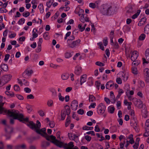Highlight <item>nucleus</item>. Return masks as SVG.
Wrapping results in <instances>:
<instances>
[{
	"mask_svg": "<svg viewBox=\"0 0 149 149\" xmlns=\"http://www.w3.org/2000/svg\"><path fill=\"white\" fill-rule=\"evenodd\" d=\"M105 109L104 105L102 103H100L97 107V112L99 115H102L104 112Z\"/></svg>",
	"mask_w": 149,
	"mask_h": 149,
	"instance_id": "obj_8",
	"label": "nucleus"
},
{
	"mask_svg": "<svg viewBox=\"0 0 149 149\" xmlns=\"http://www.w3.org/2000/svg\"><path fill=\"white\" fill-rule=\"evenodd\" d=\"M38 8L39 9L40 13H42L44 11L43 5L41 4H40L38 6Z\"/></svg>",
	"mask_w": 149,
	"mask_h": 149,
	"instance_id": "obj_40",
	"label": "nucleus"
},
{
	"mask_svg": "<svg viewBox=\"0 0 149 149\" xmlns=\"http://www.w3.org/2000/svg\"><path fill=\"white\" fill-rule=\"evenodd\" d=\"M35 30V29H33V34L32 36H33V38H35L37 37L38 36V34L37 33H36L34 31V30Z\"/></svg>",
	"mask_w": 149,
	"mask_h": 149,
	"instance_id": "obj_57",
	"label": "nucleus"
},
{
	"mask_svg": "<svg viewBox=\"0 0 149 149\" xmlns=\"http://www.w3.org/2000/svg\"><path fill=\"white\" fill-rule=\"evenodd\" d=\"M10 54H6L5 56V58L4 59V60L5 61H8L9 58L10 57Z\"/></svg>",
	"mask_w": 149,
	"mask_h": 149,
	"instance_id": "obj_64",
	"label": "nucleus"
},
{
	"mask_svg": "<svg viewBox=\"0 0 149 149\" xmlns=\"http://www.w3.org/2000/svg\"><path fill=\"white\" fill-rule=\"evenodd\" d=\"M86 26V24H79L78 25V27L79 29V30L81 31L82 32L84 30Z\"/></svg>",
	"mask_w": 149,
	"mask_h": 149,
	"instance_id": "obj_20",
	"label": "nucleus"
},
{
	"mask_svg": "<svg viewBox=\"0 0 149 149\" xmlns=\"http://www.w3.org/2000/svg\"><path fill=\"white\" fill-rule=\"evenodd\" d=\"M124 91L122 89H120L118 91V93L116 97V99H118L120 98L121 95L124 93Z\"/></svg>",
	"mask_w": 149,
	"mask_h": 149,
	"instance_id": "obj_37",
	"label": "nucleus"
},
{
	"mask_svg": "<svg viewBox=\"0 0 149 149\" xmlns=\"http://www.w3.org/2000/svg\"><path fill=\"white\" fill-rule=\"evenodd\" d=\"M80 20L83 23L85 22H89V18L87 17V15L85 14L81 15Z\"/></svg>",
	"mask_w": 149,
	"mask_h": 149,
	"instance_id": "obj_13",
	"label": "nucleus"
},
{
	"mask_svg": "<svg viewBox=\"0 0 149 149\" xmlns=\"http://www.w3.org/2000/svg\"><path fill=\"white\" fill-rule=\"evenodd\" d=\"M53 104V101L52 100H48L47 102V105L49 107H52Z\"/></svg>",
	"mask_w": 149,
	"mask_h": 149,
	"instance_id": "obj_46",
	"label": "nucleus"
},
{
	"mask_svg": "<svg viewBox=\"0 0 149 149\" xmlns=\"http://www.w3.org/2000/svg\"><path fill=\"white\" fill-rule=\"evenodd\" d=\"M0 67L5 72L7 71L8 70V66L6 64L4 63L1 64Z\"/></svg>",
	"mask_w": 149,
	"mask_h": 149,
	"instance_id": "obj_21",
	"label": "nucleus"
},
{
	"mask_svg": "<svg viewBox=\"0 0 149 149\" xmlns=\"http://www.w3.org/2000/svg\"><path fill=\"white\" fill-rule=\"evenodd\" d=\"M24 90L27 93H30L31 91V89L28 87L24 88Z\"/></svg>",
	"mask_w": 149,
	"mask_h": 149,
	"instance_id": "obj_59",
	"label": "nucleus"
},
{
	"mask_svg": "<svg viewBox=\"0 0 149 149\" xmlns=\"http://www.w3.org/2000/svg\"><path fill=\"white\" fill-rule=\"evenodd\" d=\"M26 108L27 109L28 112L29 113H30L32 110L31 106L29 105L27 106Z\"/></svg>",
	"mask_w": 149,
	"mask_h": 149,
	"instance_id": "obj_50",
	"label": "nucleus"
},
{
	"mask_svg": "<svg viewBox=\"0 0 149 149\" xmlns=\"http://www.w3.org/2000/svg\"><path fill=\"white\" fill-rule=\"evenodd\" d=\"M89 101L90 102H93L95 100V97L92 95H89Z\"/></svg>",
	"mask_w": 149,
	"mask_h": 149,
	"instance_id": "obj_24",
	"label": "nucleus"
},
{
	"mask_svg": "<svg viewBox=\"0 0 149 149\" xmlns=\"http://www.w3.org/2000/svg\"><path fill=\"white\" fill-rule=\"evenodd\" d=\"M99 45L100 48L102 50H104V47L102 46V42H100L97 44Z\"/></svg>",
	"mask_w": 149,
	"mask_h": 149,
	"instance_id": "obj_56",
	"label": "nucleus"
},
{
	"mask_svg": "<svg viewBox=\"0 0 149 149\" xmlns=\"http://www.w3.org/2000/svg\"><path fill=\"white\" fill-rule=\"evenodd\" d=\"M65 110H62L61 111V120H63L65 117L66 113L67 115L68 116L70 113V109L69 106L66 105L65 106Z\"/></svg>",
	"mask_w": 149,
	"mask_h": 149,
	"instance_id": "obj_6",
	"label": "nucleus"
},
{
	"mask_svg": "<svg viewBox=\"0 0 149 149\" xmlns=\"http://www.w3.org/2000/svg\"><path fill=\"white\" fill-rule=\"evenodd\" d=\"M12 77L11 74L6 75L2 77V79L4 83L6 84L8 83L11 79Z\"/></svg>",
	"mask_w": 149,
	"mask_h": 149,
	"instance_id": "obj_12",
	"label": "nucleus"
},
{
	"mask_svg": "<svg viewBox=\"0 0 149 149\" xmlns=\"http://www.w3.org/2000/svg\"><path fill=\"white\" fill-rule=\"evenodd\" d=\"M40 129V128L36 130V132L38 134L45 137L47 140L50 141L52 143V141L55 140L56 138L55 136L53 135L49 136L46 133L45 128H44L41 129Z\"/></svg>",
	"mask_w": 149,
	"mask_h": 149,
	"instance_id": "obj_3",
	"label": "nucleus"
},
{
	"mask_svg": "<svg viewBox=\"0 0 149 149\" xmlns=\"http://www.w3.org/2000/svg\"><path fill=\"white\" fill-rule=\"evenodd\" d=\"M49 142L47 141H44L42 142V146L43 147H46L49 145Z\"/></svg>",
	"mask_w": 149,
	"mask_h": 149,
	"instance_id": "obj_31",
	"label": "nucleus"
},
{
	"mask_svg": "<svg viewBox=\"0 0 149 149\" xmlns=\"http://www.w3.org/2000/svg\"><path fill=\"white\" fill-rule=\"evenodd\" d=\"M52 143L60 148L63 147L65 149H70L74 147L73 142L72 141L70 142L68 144L67 143L64 144L63 143L57 140L52 141Z\"/></svg>",
	"mask_w": 149,
	"mask_h": 149,
	"instance_id": "obj_4",
	"label": "nucleus"
},
{
	"mask_svg": "<svg viewBox=\"0 0 149 149\" xmlns=\"http://www.w3.org/2000/svg\"><path fill=\"white\" fill-rule=\"evenodd\" d=\"M41 50V45H38V47L37 49H36V52L37 53L40 52Z\"/></svg>",
	"mask_w": 149,
	"mask_h": 149,
	"instance_id": "obj_44",
	"label": "nucleus"
},
{
	"mask_svg": "<svg viewBox=\"0 0 149 149\" xmlns=\"http://www.w3.org/2000/svg\"><path fill=\"white\" fill-rule=\"evenodd\" d=\"M78 102L76 100H73L71 104V107L72 109L73 110H76L78 106Z\"/></svg>",
	"mask_w": 149,
	"mask_h": 149,
	"instance_id": "obj_16",
	"label": "nucleus"
},
{
	"mask_svg": "<svg viewBox=\"0 0 149 149\" xmlns=\"http://www.w3.org/2000/svg\"><path fill=\"white\" fill-rule=\"evenodd\" d=\"M139 138H136V143H135L134 144L133 146V148L134 149H137L138 148L139 145Z\"/></svg>",
	"mask_w": 149,
	"mask_h": 149,
	"instance_id": "obj_23",
	"label": "nucleus"
},
{
	"mask_svg": "<svg viewBox=\"0 0 149 149\" xmlns=\"http://www.w3.org/2000/svg\"><path fill=\"white\" fill-rule=\"evenodd\" d=\"M85 139L88 141H90L91 139V136L88 135H86L85 136Z\"/></svg>",
	"mask_w": 149,
	"mask_h": 149,
	"instance_id": "obj_61",
	"label": "nucleus"
},
{
	"mask_svg": "<svg viewBox=\"0 0 149 149\" xmlns=\"http://www.w3.org/2000/svg\"><path fill=\"white\" fill-rule=\"evenodd\" d=\"M132 72L135 74H136L138 73L137 68L135 67L132 68Z\"/></svg>",
	"mask_w": 149,
	"mask_h": 149,
	"instance_id": "obj_45",
	"label": "nucleus"
},
{
	"mask_svg": "<svg viewBox=\"0 0 149 149\" xmlns=\"http://www.w3.org/2000/svg\"><path fill=\"white\" fill-rule=\"evenodd\" d=\"M33 72V70H26L23 72L22 74L23 77L26 79H28L30 77Z\"/></svg>",
	"mask_w": 149,
	"mask_h": 149,
	"instance_id": "obj_10",
	"label": "nucleus"
},
{
	"mask_svg": "<svg viewBox=\"0 0 149 149\" xmlns=\"http://www.w3.org/2000/svg\"><path fill=\"white\" fill-rule=\"evenodd\" d=\"M96 106V104L95 103L93 102L91 103V105L89 107V108H95V106Z\"/></svg>",
	"mask_w": 149,
	"mask_h": 149,
	"instance_id": "obj_63",
	"label": "nucleus"
},
{
	"mask_svg": "<svg viewBox=\"0 0 149 149\" xmlns=\"http://www.w3.org/2000/svg\"><path fill=\"white\" fill-rule=\"evenodd\" d=\"M145 132L144 134L145 137H148L149 136V126L145 125Z\"/></svg>",
	"mask_w": 149,
	"mask_h": 149,
	"instance_id": "obj_22",
	"label": "nucleus"
},
{
	"mask_svg": "<svg viewBox=\"0 0 149 149\" xmlns=\"http://www.w3.org/2000/svg\"><path fill=\"white\" fill-rule=\"evenodd\" d=\"M20 149H26L27 148L26 145L24 143L19 144Z\"/></svg>",
	"mask_w": 149,
	"mask_h": 149,
	"instance_id": "obj_42",
	"label": "nucleus"
},
{
	"mask_svg": "<svg viewBox=\"0 0 149 149\" xmlns=\"http://www.w3.org/2000/svg\"><path fill=\"white\" fill-rule=\"evenodd\" d=\"M89 6L90 7L93 8H96L94 3H89Z\"/></svg>",
	"mask_w": 149,
	"mask_h": 149,
	"instance_id": "obj_58",
	"label": "nucleus"
},
{
	"mask_svg": "<svg viewBox=\"0 0 149 149\" xmlns=\"http://www.w3.org/2000/svg\"><path fill=\"white\" fill-rule=\"evenodd\" d=\"M82 129L83 130H92L93 129V127L84 126L83 127Z\"/></svg>",
	"mask_w": 149,
	"mask_h": 149,
	"instance_id": "obj_34",
	"label": "nucleus"
},
{
	"mask_svg": "<svg viewBox=\"0 0 149 149\" xmlns=\"http://www.w3.org/2000/svg\"><path fill=\"white\" fill-rule=\"evenodd\" d=\"M77 113L79 114L82 115L84 113V110L82 109H80L78 110Z\"/></svg>",
	"mask_w": 149,
	"mask_h": 149,
	"instance_id": "obj_62",
	"label": "nucleus"
},
{
	"mask_svg": "<svg viewBox=\"0 0 149 149\" xmlns=\"http://www.w3.org/2000/svg\"><path fill=\"white\" fill-rule=\"evenodd\" d=\"M115 110V108L113 107H109L108 109V111L111 113H113Z\"/></svg>",
	"mask_w": 149,
	"mask_h": 149,
	"instance_id": "obj_33",
	"label": "nucleus"
},
{
	"mask_svg": "<svg viewBox=\"0 0 149 149\" xmlns=\"http://www.w3.org/2000/svg\"><path fill=\"white\" fill-rule=\"evenodd\" d=\"M25 21V19L24 18H21L18 21V23L20 25L24 23Z\"/></svg>",
	"mask_w": 149,
	"mask_h": 149,
	"instance_id": "obj_49",
	"label": "nucleus"
},
{
	"mask_svg": "<svg viewBox=\"0 0 149 149\" xmlns=\"http://www.w3.org/2000/svg\"><path fill=\"white\" fill-rule=\"evenodd\" d=\"M133 99L135 105L139 108H141L143 107V103L141 100L136 98Z\"/></svg>",
	"mask_w": 149,
	"mask_h": 149,
	"instance_id": "obj_11",
	"label": "nucleus"
},
{
	"mask_svg": "<svg viewBox=\"0 0 149 149\" xmlns=\"http://www.w3.org/2000/svg\"><path fill=\"white\" fill-rule=\"evenodd\" d=\"M120 74L122 75V79L124 80V81H127L128 77L123 72H121Z\"/></svg>",
	"mask_w": 149,
	"mask_h": 149,
	"instance_id": "obj_28",
	"label": "nucleus"
},
{
	"mask_svg": "<svg viewBox=\"0 0 149 149\" xmlns=\"http://www.w3.org/2000/svg\"><path fill=\"white\" fill-rule=\"evenodd\" d=\"M43 37L45 40H48L49 38V33L47 32H45L43 34Z\"/></svg>",
	"mask_w": 149,
	"mask_h": 149,
	"instance_id": "obj_35",
	"label": "nucleus"
},
{
	"mask_svg": "<svg viewBox=\"0 0 149 149\" xmlns=\"http://www.w3.org/2000/svg\"><path fill=\"white\" fill-rule=\"evenodd\" d=\"M2 97L0 96V114L3 113L5 114L7 113L8 115L13 118H10V123L11 125H13L14 123V120H18L20 122H28L29 118L26 117V118H24V115L22 113H19V112L17 110L14 109L8 110V111L4 110L3 107L4 104V103H1Z\"/></svg>",
	"mask_w": 149,
	"mask_h": 149,
	"instance_id": "obj_1",
	"label": "nucleus"
},
{
	"mask_svg": "<svg viewBox=\"0 0 149 149\" xmlns=\"http://www.w3.org/2000/svg\"><path fill=\"white\" fill-rule=\"evenodd\" d=\"M141 12V10H137L136 13L132 17V18L133 19H135L139 15Z\"/></svg>",
	"mask_w": 149,
	"mask_h": 149,
	"instance_id": "obj_25",
	"label": "nucleus"
},
{
	"mask_svg": "<svg viewBox=\"0 0 149 149\" xmlns=\"http://www.w3.org/2000/svg\"><path fill=\"white\" fill-rule=\"evenodd\" d=\"M69 77V75L67 74H64L61 75V77L63 80H66Z\"/></svg>",
	"mask_w": 149,
	"mask_h": 149,
	"instance_id": "obj_26",
	"label": "nucleus"
},
{
	"mask_svg": "<svg viewBox=\"0 0 149 149\" xmlns=\"http://www.w3.org/2000/svg\"><path fill=\"white\" fill-rule=\"evenodd\" d=\"M116 82L119 84H121L122 83V81L120 77L116 79Z\"/></svg>",
	"mask_w": 149,
	"mask_h": 149,
	"instance_id": "obj_55",
	"label": "nucleus"
},
{
	"mask_svg": "<svg viewBox=\"0 0 149 149\" xmlns=\"http://www.w3.org/2000/svg\"><path fill=\"white\" fill-rule=\"evenodd\" d=\"M146 35L144 33H142L139 37V39L140 40H144L146 38Z\"/></svg>",
	"mask_w": 149,
	"mask_h": 149,
	"instance_id": "obj_36",
	"label": "nucleus"
},
{
	"mask_svg": "<svg viewBox=\"0 0 149 149\" xmlns=\"http://www.w3.org/2000/svg\"><path fill=\"white\" fill-rule=\"evenodd\" d=\"M87 75L86 74L82 75L80 77V84L82 85L83 83L85 82L86 81Z\"/></svg>",
	"mask_w": 149,
	"mask_h": 149,
	"instance_id": "obj_18",
	"label": "nucleus"
},
{
	"mask_svg": "<svg viewBox=\"0 0 149 149\" xmlns=\"http://www.w3.org/2000/svg\"><path fill=\"white\" fill-rule=\"evenodd\" d=\"M50 91L52 93V95L54 96H56V90L53 88H52L51 90Z\"/></svg>",
	"mask_w": 149,
	"mask_h": 149,
	"instance_id": "obj_47",
	"label": "nucleus"
},
{
	"mask_svg": "<svg viewBox=\"0 0 149 149\" xmlns=\"http://www.w3.org/2000/svg\"><path fill=\"white\" fill-rule=\"evenodd\" d=\"M144 74L146 77H149V69L146 68L144 70Z\"/></svg>",
	"mask_w": 149,
	"mask_h": 149,
	"instance_id": "obj_32",
	"label": "nucleus"
},
{
	"mask_svg": "<svg viewBox=\"0 0 149 149\" xmlns=\"http://www.w3.org/2000/svg\"><path fill=\"white\" fill-rule=\"evenodd\" d=\"M95 64L100 66H103L104 65V64L100 61H97L95 63Z\"/></svg>",
	"mask_w": 149,
	"mask_h": 149,
	"instance_id": "obj_48",
	"label": "nucleus"
},
{
	"mask_svg": "<svg viewBox=\"0 0 149 149\" xmlns=\"http://www.w3.org/2000/svg\"><path fill=\"white\" fill-rule=\"evenodd\" d=\"M134 128L136 131L138 132L139 131V128H138V125L136 122L134 124Z\"/></svg>",
	"mask_w": 149,
	"mask_h": 149,
	"instance_id": "obj_51",
	"label": "nucleus"
},
{
	"mask_svg": "<svg viewBox=\"0 0 149 149\" xmlns=\"http://www.w3.org/2000/svg\"><path fill=\"white\" fill-rule=\"evenodd\" d=\"M58 97L59 100L60 101L63 102L65 98L61 96V93H58Z\"/></svg>",
	"mask_w": 149,
	"mask_h": 149,
	"instance_id": "obj_43",
	"label": "nucleus"
},
{
	"mask_svg": "<svg viewBox=\"0 0 149 149\" xmlns=\"http://www.w3.org/2000/svg\"><path fill=\"white\" fill-rule=\"evenodd\" d=\"M75 39V37L73 35L72 36H71L70 38L68 39L67 40V44H68V43H70V42H71L72 41V40H74Z\"/></svg>",
	"mask_w": 149,
	"mask_h": 149,
	"instance_id": "obj_41",
	"label": "nucleus"
},
{
	"mask_svg": "<svg viewBox=\"0 0 149 149\" xmlns=\"http://www.w3.org/2000/svg\"><path fill=\"white\" fill-rule=\"evenodd\" d=\"M49 125L51 128H53L55 125V123L53 121H51L49 123Z\"/></svg>",
	"mask_w": 149,
	"mask_h": 149,
	"instance_id": "obj_54",
	"label": "nucleus"
},
{
	"mask_svg": "<svg viewBox=\"0 0 149 149\" xmlns=\"http://www.w3.org/2000/svg\"><path fill=\"white\" fill-rule=\"evenodd\" d=\"M5 130L6 132V139H9L10 138V134L13 132V129L8 125H6L5 127Z\"/></svg>",
	"mask_w": 149,
	"mask_h": 149,
	"instance_id": "obj_7",
	"label": "nucleus"
},
{
	"mask_svg": "<svg viewBox=\"0 0 149 149\" xmlns=\"http://www.w3.org/2000/svg\"><path fill=\"white\" fill-rule=\"evenodd\" d=\"M114 83L112 81H109L107 82L106 85V88L109 90H111L114 87Z\"/></svg>",
	"mask_w": 149,
	"mask_h": 149,
	"instance_id": "obj_15",
	"label": "nucleus"
},
{
	"mask_svg": "<svg viewBox=\"0 0 149 149\" xmlns=\"http://www.w3.org/2000/svg\"><path fill=\"white\" fill-rule=\"evenodd\" d=\"M110 96V99L111 102L112 103H114L116 102V100L114 95H111Z\"/></svg>",
	"mask_w": 149,
	"mask_h": 149,
	"instance_id": "obj_39",
	"label": "nucleus"
},
{
	"mask_svg": "<svg viewBox=\"0 0 149 149\" xmlns=\"http://www.w3.org/2000/svg\"><path fill=\"white\" fill-rule=\"evenodd\" d=\"M145 56L146 59L149 61V48L147 49L145 52Z\"/></svg>",
	"mask_w": 149,
	"mask_h": 149,
	"instance_id": "obj_27",
	"label": "nucleus"
},
{
	"mask_svg": "<svg viewBox=\"0 0 149 149\" xmlns=\"http://www.w3.org/2000/svg\"><path fill=\"white\" fill-rule=\"evenodd\" d=\"M100 2L101 1L98 0L95 1L94 3L97 8L98 7L99 5L100 4Z\"/></svg>",
	"mask_w": 149,
	"mask_h": 149,
	"instance_id": "obj_53",
	"label": "nucleus"
},
{
	"mask_svg": "<svg viewBox=\"0 0 149 149\" xmlns=\"http://www.w3.org/2000/svg\"><path fill=\"white\" fill-rule=\"evenodd\" d=\"M139 56L138 52L136 51L133 52L132 53L131 59L132 61H135Z\"/></svg>",
	"mask_w": 149,
	"mask_h": 149,
	"instance_id": "obj_14",
	"label": "nucleus"
},
{
	"mask_svg": "<svg viewBox=\"0 0 149 149\" xmlns=\"http://www.w3.org/2000/svg\"><path fill=\"white\" fill-rule=\"evenodd\" d=\"M14 89L16 91H20V88L17 84H15L14 86Z\"/></svg>",
	"mask_w": 149,
	"mask_h": 149,
	"instance_id": "obj_38",
	"label": "nucleus"
},
{
	"mask_svg": "<svg viewBox=\"0 0 149 149\" xmlns=\"http://www.w3.org/2000/svg\"><path fill=\"white\" fill-rule=\"evenodd\" d=\"M72 55L71 53L68 52H66L65 54V57L66 58H70Z\"/></svg>",
	"mask_w": 149,
	"mask_h": 149,
	"instance_id": "obj_30",
	"label": "nucleus"
},
{
	"mask_svg": "<svg viewBox=\"0 0 149 149\" xmlns=\"http://www.w3.org/2000/svg\"><path fill=\"white\" fill-rule=\"evenodd\" d=\"M68 136L69 139H70L71 140H73L74 139L73 138V136H72V134L71 133H69L68 134Z\"/></svg>",
	"mask_w": 149,
	"mask_h": 149,
	"instance_id": "obj_60",
	"label": "nucleus"
},
{
	"mask_svg": "<svg viewBox=\"0 0 149 149\" xmlns=\"http://www.w3.org/2000/svg\"><path fill=\"white\" fill-rule=\"evenodd\" d=\"M81 42V40L78 39L76 40L73 41L71 42H70V43H68V45L71 48H74L77 46L79 45Z\"/></svg>",
	"mask_w": 149,
	"mask_h": 149,
	"instance_id": "obj_9",
	"label": "nucleus"
},
{
	"mask_svg": "<svg viewBox=\"0 0 149 149\" xmlns=\"http://www.w3.org/2000/svg\"><path fill=\"white\" fill-rule=\"evenodd\" d=\"M27 125L30 128L32 129H35L36 131V130L40 129L41 127V124L39 120L37 121L36 124L34 123L33 121H30L27 124Z\"/></svg>",
	"mask_w": 149,
	"mask_h": 149,
	"instance_id": "obj_5",
	"label": "nucleus"
},
{
	"mask_svg": "<svg viewBox=\"0 0 149 149\" xmlns=\"http://www.w3.org/2000/svg\"><path fill=\"white\" fill-rule=\"evenodd\" d=\"M81 67L79 65L77 66L75 68V74L77 75H79L81 74Z\"/></svg>",
	"mask_w": 149,
	"mask_h": 149,
	"instance_id": "obj_17",
	"label": "nucleus"
},
{
	"mask_svg": "<svg viewBox=\"0 0 149 149\" xmlns=\"http://www.w3.org/2000/svg\"><path fill=\"white\" fill-rule=\"evenodd\" d=\"M146 17L142 18L139 22L138 25L139 26H141L145 24L146 21Z\"/></svg>",
	"mask_w": 149,
	"mask_h": 149,
	"instance_id": "obj_19",
	"label": "nucleus"
},
{
	"mask_svg": "<svg viewBox=\"0 0 149 149\" xmlns=\"http://www.w3.org/2000/svg\"><path fill=\"white\" fill-rule=\"evenodd\" d=\"M54 2V0H50L46 2V6L49 8H50L53 3Z\"/></svg>",
	"mask_w": 149,
	"mask_h": 149,
	"instance_id": "obj_29",
	"label": "nucleus"
},
{
	"mask_svg": "<svg viewBox=\"0 0 149 149\" xmlns=\"http://www.w3.org/2000/svg\"><path fill=\"white\" fill-rule=\"evenodd\" d=\"M30 13L28 11H26L23 13V16L25 17H28Z\"/></svg>",
	"mask_w": 149,
	"mask_h": 149,
	"instance_id": "obj_52",
	"label": "nucleus"
},
{
	"mask_svg": "<svg viewBox=\"0 0 149 149\" xmlns=\"http://www.w3.org/2000/svg\"><path fill=\"white\" fill-rule=\"evenodd\" d=\"M117 8L116 6H111L107 4L102 5L101 11L104 15H111L116 13Z\"/></svg>",
	"mask_w": 149,
	"mask_h": 149,
	"instance_id": "obj_2",
	"label": "nucleus"
}]
</instances>
